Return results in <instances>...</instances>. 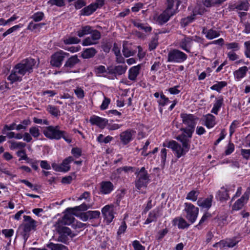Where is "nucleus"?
<instances>
[{"instance_id": "nucleus-22", "label": "nucleus", "mask_w": 250, "mask_h": 250, "mask_svg": "<svg viewBox=\"0 0 250 250\" xmlns=\"http://www.w3.org/2000/svg\"><path fill=\"white\" fill-rule=\"evenodd\" d=\"M228 190L224 187H222L218 191L217 197L220 201L228 200L229 198Z\"/></svg>"}, {"instance_id": "nucleus-55", "label": "nucleus", "mask_w": 250, "mask_h": 250, "mask_svg": "<svg viewBox=\"0 0 250 250\" xmlns=\"http://www.w3.org/2000/svg\"><path fill=\"white\" fill-rule=\"evenodd\" d=\"M71 153L76 158H78L82 155V150L79 148L75 147L72 149Z\"/></svg>"}, {"instance_id": "nucleus-63", "label": "nucleus", "mask_w": 250, "mask_h": 250, "mask_svg": "<svg viewBox=\"0 0 250 250\" xmlns=\"http://www.w3.org/2000/svg\"><path fill=\"white\" fill-rule=\"evenodd\" d=\"M169 100L166 97L164 94L161 95V100L159 101V104L164 106L169 102Z\"/></svg>"}, {"instance_id": "nucleus-32", "label": "nucleus", "mask_w": 250, "mask_h": 250, "mask_svg": "<svg viewBox=\"0 0 250 250\" xmlns=\"http://www.w3.org/2000/svg\"><path fill=\"white\" fill-rule=\"evenodd\" d=\"M46 247L51 250H67L65 246L60 244H54L50 242L46 245Z\"/></svg>"}, {"instance_id": "nucleus-20", "label": "nucleus", "mask_w": 250, "mask_h": 250, "mask_svg": "<svg viewBox=\"0 0 250 250\" xmlns=\"http://www.w3.org/2000/svg\"><path fill=\"white\" fill-rule=\"evenodd\" d=\"M113 189V185L109 181L103 182L101 183V191L104 194L110 193Z\"/></svg>"}, {"instance_id": "nucleus-44", "label": "nucleus", "mask_w": 250, "mask_h": 250, "mask_svg": "<svg viewBox=\"0 0 250 250\" xmlns=\"http://www.w3.org/2000/svg\"><path fill=\"white\" fill-rule=\"evenodd\" d=\"M29 133L34 138H38L40 135V130L36 126H32L29 129Z\"/></svg>"}, {"instance_id": "nucleus-34", "label": "nucleus", "mask_w": 250, "mask_h": 250, "mask_svg": "<svg viewBox=\"0 0 250 250\" xmlns=\"http://www.w3.org/2000/svg\"><path fill=\"white\" fill-rule=\"evenodd\" d=\"M248 70V69L247 66L242 67L238 70L235 71L234 76L238 79L242 78L245 76Z\"/></svg>"}, {"instance_id": "nucleus-7", "label": "nucleus", "mask_w": 250, "mask_h": 250, "mask_svg": "<svg viewBox=\"0 0 250 250\" xmlns=\"http://www.w3.org/2000/svg\"><path fill=\"white\" fill-rule=\"evenodd\" d=\"M187 58V55L184 52L178 50H170L167 55V62L174 63H181Z\"/></svg>"}, {"instance_id": "nucleus-16", "label": "nucleus", "mask_w": 250, "mask_h": 250, "mask_svg": "<svg viewBox=\"0 0 250 250\" xmlns=\"http://www.w3.org/2000/svg\"><path fill=\"white\" fill-rule=\"evenodd\" d=\"M176 13V12H168V10L164 11L158 18V21L161 24L167 22L170 17Z\"/></svg>"}, {"instance_id": "nucleus-14", "label": "nucleus", "mask_w": 250, "mask_h": 250, "mask_svg": "<svg viewBox=\"0 0 250 250\" xmlns=\"http://www.w3.org/2000/svg\"><path fill=\"white\" fill-rule=\"evenodd\" d=\"M75 218L70 214H65L62 219L58 220L56 224L60 225L62 226H65L66 225H69L72 223L74 222Z\"/></svg>"}, {"instance_id": "nucleus-6", "label": "nucleus", "mask_w": 250, "mask_h": 250, "mask_svg": "<svg viewBox=\"0 0 250 250\" xmlns=\"http://www.w3.org/2000/svg\"><path fill=\"white\" fill-rule=\"evenodd\" d=\"M43 133L45 137L50 139L59 140L62 138L64 132L60 130L59 125L55 126L50 125L45 128Z\"/></svg>"}, {"instance_id": "nucleus-17", "label": "nucleus", "mask_w": 250, "mask_h": 250, "mask_svg": "<svg viewBox=\"0 0 250 250\" xmlns=\"http://www.w3.org/2000/svg\"><path fill=\"white\" fill-rule=\"evenodd\" d=\"M192 41V39L191 37H186L181 40L179 43V46L183 50L187 52H189L190 50L189 47L190 46V44Z\"/></svg>"}, {"instance_id": "nucleus-36", "label": "nucleus", "mask_w": 250, "mask_h": 250, "mask_svg": "<svg viewBox=\"0 0 250 250\" xmlns=\"http://www.w3.org/2000/svg\"><path fill=\"white\" fill-rule=\"evenodd\" d=\"M18 75L19 74L16 72V67L15 66L14 70L8 76V79L11 81L12 83L16 81H21V77L20 76H18Z\"/></svg>"}, {"instance_id": "nucleus-19", "label": "nucleus", "mask_w": 250, "mask_h": 250, "mask_svg": "<svg viewBox=\"0 0 250 250\" xmlns=\"http://www.w3.org/2000/svg\"><path fill=\"white\" fill-rule=\"evenodd\" d=\"M126 66L117 65L114 68H108V73L110 74L121 75L124 74L126 70Z\"/></svg>"}, {"instance_id": "nucleus-38", "label": "nucleus", "mask_w": 250, "mask_h": 250, "mask_svg": "<svg viewBox=\"0 0 250 250\" xmlns=\"http://www.w3.org/2000/svg\"><path fill=\"white\" fill-rule=\"evenodd\" d=\"M199 194V192L197 190H192L189 192L186 197V199L192 201H196Z\"/></svg>"}, {"instance_id": "nucleus-51", "label": "nucleus", "mask_w": 250, "mask_h": 250, "mask_svg": "<svg viewBox=\"0 0 250 250\" xmlns=\"http://www.w3.org/2000/svg\"><path fill=\"white\" fill-rule=\"evenodd\" d=\"M102 95L104 97V100L103 101L100 107L102 110H104L107 108L110 102V99L104 97L103 93H102Z\"/></svg>"}, {"instance_id": "nucleus-53", "label": "nucleus", "mask_w": 250, "mask_h": 250, "mask_svg": "<svg viewBox=\"0 0 250 250\" xmlns=\"http://www.w3.org/2000/svg\"><path fill=\"white\" fill-rule=\"evenodd\" d=\"M132 246L134 250H145V247L137 240H135L133 242Z\"/></svg>"}, {"instance_id": "nucleus-26", "label": "nucleus", "mask_w": 250, "mask_h": 250, "mask_svg": "<svg viewBox=\"0 0 250 250\" xmlns=\"http://www.w3.org/2000/svg\"><path fill=\"white\" fill-rule=\"evenodd\" d=\"M223 97L222 96L219 97L214 104L213 107L211 111V113L216 115L218 114V112L221 107L223 104Z\"/></svg>"}, {"instance_id": "nucleus-60", "label": "nucleus", "mask_w": 250, "mask_h": 250, "mask_svg": "<svg viewBox=\"0 0 250 250\" xmlns=\"http://www.w3.org/2000/svg\"><path fill=\"white\" fill-rule=\"evenodd\" d=\"M168 232L167 229H165L160 230L158 232L157 239L158 240H161Z\"/></svg>"}, {"instance_id": "nucleus-56", "label": "nucleus", "mask_w": 250, "mask_h": 250, "mask_svg": "<svg viewBox=\"0 0 250 250\" xmlns=\"http://www.w3.org/2000/svg\"><path fill=\"white\" fill-rule=\"evenodd\" d=\"M2 233L5 235L6 238L11 237L14 233V230L13 229H4L2 230Z\"/></svg>"}, {"instance_id": "nucleus-12", "label": "nucleus", "mask_w": 250, "mask_h": 250, "mask_svg": "<svg viewBox=\"0 0 250 250\" xmlns=\"http://www.w3.org/2000/svg\"><path fill=\"white\" fill-rule=\"evenodd\" d=\"M250 195V187L248 188L244 193L243 196L238 200H237L232 207L233 210H239L242 208L244 204L249 200Z\"/></svg>"}, {"instance_id": "nucleus-8", "label": "nucleus", "mask_w": 250, "mask_h": 250, "mask_svg": "<svg viewBox=\"0 0 250 250\" xmlns=\"http://www.w3.org/2000/svg\"><path fill=\"white\" fill-rule=\"evenodd\" d=\"M185 211L186 212L187 218L191 223L194 222L197 217L199 209L191 203H185Z\"/></svg>"}, {"instance_id": "nucleus-37", "label": "nucleus", "mask_w": 250, "mask_h": 250, "mask_svg": "<svg viewBox=\"0 0 250 250\" xmlns=\"http://www.w3.org/2000/svg\"><path fill=\"white\" fill-rule=\"evenodd\" d=\"M249 6V3L247 0H243L239 2L235 8L239 10L247 11Z\"/></svg>"}, {"instance_id": "nucleus-61", "label": "nucleus", "mask_w": 250, "mask_h": 250, "mask_svg": "<svg viewBox=\"0 0 250 250\" xmlns=\"http://www.w3.org/2000/svg\"><path fill=\"white\" fill-rule=\"evenodd\" d=\"M95 71L96 74H102L106 72V68L103 65H100L95 67Z\"/></svg>"}, {"instance_id": "nucleus-1", "label": "nucleus", "mask_w": 250, "mask_h": 250, "mask_svg": "<svg viewBox=\"0 0 250 250\" xmlns=\"http://www.w3.org/2000/svg\"><path fill=\"white\" fill-rule=\"evenodd\" d=\"M182 119L183 123L187 126L186 128H181L180 130L183 132L176 137V139L180 142L182 147L175 141H169L167 146L168 148L175 151L176 157L179 158L186 154L190 148L191 138L194 131L197 118L192 114L182 113L180 115Z\"/></svg>"}, {"instance_id": "nucleus-33", "label": "nucleus", "mask_w": 250, "mask_h": 250, "mask_svg": "<svg viewBox=\"0 0 250 250\" xmlns=\"http://www.w3.org/2000/svg\"><path fill=\"white\" fill-rule=\"evenodd\" d=\"M203 33L206 34V38L209 40L213 39L220 36L219 32L212 29L208 30L207 32H205V29H204Z\"/></svg>"}, {"instance_id": "nucleus-43", "label": "nucleus", "mask_w": 250, "mask_h": 250, "mask_svg": "<svg viewBox=\"0 0 250 250\" xmlns=\"http://www.w3.org/2000/svg\"><path fill=\"white\" fill-rule=\"evenodd\" d=\"M48 3L50 5H56L58 7H62L65 5L64 0H49Z\"/></svg>"}, {"instance_id": "nucleus-35", "label": "nucleus", "mask_w": 250, "mask_h": 250, "mask_svg": "<svg viewBox=\"0 0 250 250\" xmlns=\"http://www.w3.org/2000/svg\"><path fill=\"white\" fill-rule=\"evenodd\" d=\"M175 224H177L179 229H184L188 227V224L183 218H175L173 220Z\"/></svg>"}, {"instance_id": "nucleus-50", "label": "nucleus", "mask_w": 250, "mask_h": 250, "mask_svg": "<svg viewBox=\"0 0 250 250\" xmlns=\"http://www.w3.org/2000/svg\"><path fill=\"white\" fill-rule=\"evenodd\" d=\"M21 27V26L20 25H15V26L12 27L11 28H10L2 34V36L3 37H6L7 35L12 33V32H13L14 31H15L16 30H17Z\"/></svg>"}, {"instance_id": "nucleus-58", "label": "nucleus", "mask_w": 250, "mask_h": 250, "mask_svg": "<svg viewBox=\"0 0 250 250\" xmlns=\"http://www.w3.org/2000/svg\"><path fill=\"white\" fill-rule=\"evenodd\" d=\"M227 241H220L219 242L216 243L213 245V247L214 248L219 247L220 249H223L227 247Z\"/></svg>"}, {"instance_id": "nucleus-18", "label": "nucleus", "mask_w": 250, "mask_h": 250, "mask_svg": "<svg viewBox=\"0 0 250 250\" xmlns=\"http://www.w3.org/2000/svg\"><path fill=\"white\" fill-rule=\"evenodd\" d=\"M134 132L127 130L123 132L120 134V139L124 145L127 144L132 139V133Z\"/></svg>"}, {"instance_id": "nucleus-4", "label": "nucleus", "mask_w": 250, "mask_h": 250, "mask_svg": "<svg viewBox=\"0 0 250 250\" xmlns=\"http://www.w3.org/2000/svg\"><path fill=\"white\" fill-rule=\"evenodd\" d=\"M35 63L36 61L34 59L30 58L23 60L16 65V72L21 76H23L26 73H31Z\"/></svg>"}, {"instance_id": "nucleus-21", "label": "nucleus", "mask_w": 250, "mask_h": 250, "mask_svg": "<svg viewBox=\"0 0 250 250\" xmlns=\"http://www.w3.org/2000/svg\"><path fill=\"white\" fill-rule=\"evenodd\" d=\"M140 65H138L137 66L131 67L129 70L128 79L132 81L136 80V77L139 74L140 69Z\"/></svg>"}, {"instance_id": "nucleus-2", "label": "nucleus", "mask_w": 250, "mask_h": 250, "mask_svg": "<svg viewBox=\"0 0 250 250\" xmlns=\"http://www.w3.org/2000/svg\"><path fill=\"white\" fill-rule=\"evenodd\" d=\"M24 223L21 224L18 228V233L21 235L26 242L30 235V232L36 227V222L29 216H23Z\"/></svg>"}, {"instance_id": "nucleus-62", "label": "nucleus", "mask_w": 250, "mask_h": 250, "mask_svg": "<svg viewBox=\"0 0 250 250\" xmlns=\"http://www.w3.org/2000/svg\"><path fill=\"white\" fill-rule=\"evenodd\" d=\"M241 154L244 158L248 159L250 158V149H242Z\"/></svg>"}, {"instance_id": "nucleus-5", "label": "nucleus", "mask_w": 250, "mask_h": 250, "mask_svg": "<svg viewBox=\"0 0 250 250\" xmlns=\"http://www.w3.org/2000/svg\"><path fill=\"white\" fill-rule=\"evenodd\" d=\"M55 227L56 231L59 235L58 238V241L59 242L66 243L68 240V236L72 238L75 236L74 234H72L71 230L66 226L55 224Z\"/></svg>"}, {"instance_id": "nucleus-23", "label": "nucleus", "mask_w": 250, "mask_h": 250, "mask_svg": "<svg viewBox=\"0 0 250 250\" xmlns=\"http://www.w3.org/2000/svg\"><path fill=\"white\" fill-rule=\"evenodd\" d=\"M97 9V6L93 3L83 8L81 11V15L89 16L93 13Z\"/></svg>"}, {"instance_id": "nucleus-11", "label": "nucleus", "mask_w": 250, "mask_h": 250, "mask_svg": "<svg viewBox=\"0 0 250 250\" xmlns=\"http://www.w3.org/2000/svg\"><path fill=\"white\" fill-rule=\"evenodd\" d=\"M73 214L79 217L83 221H86L89 219H98L100 215V212L98 210L88 211L85 212L80 213L79 214L71 212Z\"/></svg>"}, {"instance_id": "nucleus-27", "label": "nucleus", "mask_w": 250, "mask_h": 250, "mask_svg": "<svg viewBox=\"0 0 250 250\" xmlns=\"http://www.w3.org/2000/svg\"><path fill=\"white\" fill-rule=\"evenodd\" d=\"M80 60L78 59L77 55L73 56L70 57L65 62L64 66L66 67L72 68L76 64L79 63Z\"/></svg>"}, {"instance_id": "nucleus-40", "label": "nucleus", "mask_w": 250, "mask_h": 250, "mask_svg": "<svg viewBox=\"0 0 250 250\" xmlns=\"http://www.w3.org/2000/svg\"><path fill=\"white\" fill-rule=\"evenodd\" d=\"M47 110L50 114L55 117H57L60 115V110L55 106L49 105L47 107Z\"/></svg>"}, {"instance_id": "nucleus-59", "label": "nucleus", "mask_w": 250, "mask_h": 250, "mask_svg": "<svg viewBox=\"0 0 250 250\" xmlns=\"http://www.w3.org/2000/svg\"><path fill=\"white\" fill-rule=\"evenodd\" d=\"M234 149V146L232 143H229L227 146V149L225 151V154L226 155H229L231 154Z\"/></svg>"}, {"instance_id": "nucleus-29", "label": "nucleus", "mask_w": 250, "mask_h": 250, "mask_svg": "<svg viewBox=\"0 0 250 250\" xmlns=\"http://www.w3.org/2000/svg\"><path fill=\"white\" fill-rule=\"evenodd\" d=\"M92 27L89 25L83 26L77 31V35L79 37L81 38L85 35L89 34L91 32Z\"/></svg>"}, {"instance_id": "nucleus-10", "label": "nucleus", "mask_w": 250, "mask_h": 250, "mask_svg": "<svg viewBox=\"0 0 250 250\" xmlns=\"http://www.w3.org/2000/svg\"><path fill=\"white\" fill-rule=\"evenodd\" d=\"M69 53L60 51L54 53L51 56L50 63L52 66L60 67L65 57H68Z\"/></svg>"}, {"instance_id": "nucleus-3", "label": "nucleus", "mask_w": 250, "mask_h": 250, "mask_svg": "<svg viewBox=\"0 0 250 250\" xmlns=\"http://www.w3.org/2000/svg\"><path fill=\"white\" fill-rule=\"evenodd\" d=\"M135 174L136 175V179L135 181L136 188L140 190L142 188L146 187L150 179L149 175L145 167H142L141 169L137 168Z\"/></svg>"}, {"instance_id": "nucleus-48", "label": "nucleus", "mask_w": 250, "mask_h": 250, "mask_svg": "<svg viewBox=\"0 0 250 250\" xmlns=\"http://www.w3.org/2000/svg\"><path fill=\"white\" fill-rule=\"evenodd\" d=\"M44 14L42 12H37L35 13L32 17L33 20L36 21H40L43 19Z\"/></svg>"}, {"instance_id": "nucleus-31", "label": "nucleus", "mask_w": 250, "mask_h": 250, "mask_svg": "<svg viewBox=\"0 0 250 250\" xmlns=\"http://www.w3.org/2000/svg\"><path fill=\"white\" fill-rule=\"evenodd\" d=\"M133 24L135 27L139 29L142 30L146 33L150 32L152 30L150 26H147L146 24L141 23L138 21H133Z\"/></svg>"}, {"instance_id": "nucleus-54", "label": "nucleus", "mask_w": 250, "mask_h": 250, "mask_svg": "<svg viewBox=\"0 0 250 250\" xmlns=\"http://www.w3.org/2000/svg\"><path fill=\"white\" fill-rule=\"evenodd\" d=\"M74 92L79 99H83L84 96V91L83 89L80 87H77L75 89Z\"/></svg>"}, {"instance_id": "nucleus-24", "label": "nucleus", "mask_w": 250, "mask_h": 250, "mask_svg": "<svg viewBox=\"0 0 250 250\" xmlns=\"http://www.w3.org/2000/svg\"><path fill=\"white\" fill-rule=\"evenodd\" d=\"M92 206V204H86L85 203H83L81 205L76 206L74 208H68L66 209V211H84L91 208Z\"/></svg>"}, {"instance_id": "nucleus-39", "label": "nucleus", "mask_w": 250, "mask_h": 250, "mask_svg": "<svg viewBox=\"0 0 250 250\" xmlns=\"http://www.w3.org/2000/svg\"><path fill=\"white\" fill-rule=\"evenodd\" d=\"M127 42L124 41L123 44V53L125 57H128L129 56L133 55L134 53L133 52L130 51L127 47Z\"/></svg>"}, {"instance_id": "nucleus-15", "label": "nucleus", "mask_w": 250, "mask_h": 250, "mask_svg": "<svg viewBox=\"0 0 250 250\" xmlns=\"http://www.w3.org/2000/svg\"><path fill=\"white\" fill-rule=\"evenodd\" d=\"M89 121L92 125H96L101 128H104L108 122L106 119L96 116H92L90 118Z\"/></svg>"}, {"instance_id": "nucleus-28", "label": "nucleus", "mask_w": 250, "mask_h": 250, "mask_svg": "<svg viewBox=\"0 0 250 250\" xmlns=\"http://www.w3.org/2000/svg\"><path fill=\"white\" fill-rule=\"evenodd\" d=\"M212 198V197L205 199H199L197 201V204L203 208H209L211 206Z\"/></svg>"}, {"instance_id": "nucleus-13", "label": "nucleus", "mask_w": 250, "mask_h": 250, "mask_svg": "<svg viewBox=\"0 0 250 250\" xmlns=\"http://www.w3.org/2000/svg\"><path fill=\"white\" fill-rule=\"evenodd\" d=\"M102 213L108 223H110L113 218V208L112 206L106 205L102 210Z\"/></svg>"}, {"instance_id": "nucleus-46", "label": "nucleus", "mask_w": 250, "mask_h": 250, "mask_svg": "<svg viewBox=\"0 0 250 250\" xmlns=\"http://www.w3.org/2000/svg\"><path fill=\"white\" fill-rule=\"evenodd\" d=\"M167 4L166 10H168V12H176L173 9L174 4L176 5V0H167Z\"/></svg>"}, {"instance_id": "nucleus-64", "label": "nucleus", "mask_w": 250, "mask_h": 250, "mask_svg": "<svg viewBox=\"0 0 250 250\" xmlns=\"http://www.w3.org/2000/svg\"><path fill=\"white\" fill-rule=\"evenodd\" d=\"M86 3L83 0H78L75 4V7L77 9H79L82 7L85 6Z\"/></svg>"}, {"instance_id": "nucleus-30", "label": "nucleus", "mask_w": 250, "mask_h": 250, "mask_svg": "<svg viewBox=\"0 0 250 250\" xmlns=\"http://www.w3.org/2000/svg\"><path fill=\"white\" fill-rule=\"evenodd\" d=\"M97 53L96 50L93 48L85 49L82 54V56L84 59L91 58L94 57Z\"/></svg>"}, {"instance_id": "nucleus-57", "label": "nucleus", "mask_w": 250, "mask_h": 250, "mask_svg": "<svg viewBox=\"0 0 250 250\" xmlns=\"http://www.w3.org/2000/svg\"><path fill=\"white\" fill-rule=\"evenodd\" d=\"M158 45V40L156 39H153L151 40L149 44V49L150 51L155 49Z\"/></svg>"}, {"instance_id": "nucleus-42", "label": "nucleus", "mask_w": 250, "mask_h": 250, "mask_svg": "<svg viewBox=\"0 0 250 250\" xmlns=\"http://www.w3.org/2000/svg\"><path fill=\"white\" fill-rule=\"evenodd\" d=\"M157 213L155 211H151L148 215V218L146 219L145 222V224H148L152 222H155L157 220Z\"/></svg>"}, {"instance_id": "nucleus-52", "label": "nucleus", "mask_w": 250, "mask_h": 250, "mask_svg": "<svg viewBox=\"0 0 250 250\" xmlns=\"http://www.w3.org/2000/svg\"><path fill=\"white\" fill-rule=\"evenodd\" d=\"M80 42V40L76 37H71L64 41L65 44L78 43Z\"/></svg>"}, {"instance_id": "nucleus-41", "label": "nucleus", "mask_w": 250, "mask_h": 250, "mask_svg": "<svg viewBox=\"0 0 250 250\" xmlns=\"http://www.w3.org/2000/svg\"><path fill=\"white\" fill-rule=\"evenodd\" d=\"M11 144L10 146L11 149L23 148L26 146V144L23 142H16L12 141H9Z\"/></svg>"}, {"instance_id": "nucleus-45", "label": "nucleus", "mask_w": 250, "mask_h": 250, "mask_svg": "<svg viewBox=\"0 0 250 250\" xmlns=\"http://www.w3.org/2000/svg\"><path fill=\"white\" fill-rule=\"evenodd\" d=\"M228 49H232L234 51H237L239 49V43L236 42L227 43L226 44Z\"/></svg>"}, {"instance_id": "nucleus-9", "label": "nucleus", "mask_w": 250, "mask_h": 250, "mask_svg": "<svg viewBox=\"0 0 250 250\" xmlns=\"http://www.w3.org/2000/svg\"><path fill=\"white\" fill-rule=\"evenodd\" d=\"M90 36L87 37L83 40L82 44L83 46L91 45L96 44L98 43V41L101 37V33L97 30L91 29V32L89 34Z\"/></svg>"}, {"instance_id": "nucleus-25", "label": "nucleus", "mask_w": 250, "mask_h": 250, "mask_svg": "<svg viewBox=\"0 0 250 250\" xmlns=\"http://www.w3.org/2000/svg\"><path fill=\"white\" fill-rule=\"evenodd\" d=\"M205 125L208 128H211L215 125V117L212 114H208L205 117Z\"/></svg>"}, {"instance_id": "nucleus-49", "label": "nucleus", "mask_w": 250, "mask_h": 250, "mask_svg": "<svg viewBox=\"0 0 250 250\" xmlns=\"http://www.w3.org/2000/svg\"><path fill=\"white\" fill-rule=\"evenodd\" d=\"M17 154L19 157H20V158L19 159V161L24 160H27V162L29 163V158L27 156L25 151L24 150H22L20 151H18L17 152Z\"/></svg>"}, {"instance_id": "nucleus-47", "label": "nucleus", "mask_w": 250, "mask_h": 250, "mask_svg": "<svg viewBox=\"0 0 250 250\" xmlns=\"http://www.w3.org/2000/svg\"><path fill=\"white\" fill-rule=\"evenodd\" d=\"M226 83L225 82H221L212 86L211 87V89L217 91H220L223 87L226 86Z\"/></svg>"}]
</instances>
